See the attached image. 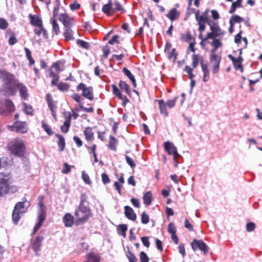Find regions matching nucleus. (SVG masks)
<instances>
[{
  "label": "nucleus",
  "instance_id": "obj_1",
  "mask_svg": "<svg viewBox=\"0 0 262 262\" xmlns=\"http://www.w3.org/2000/svg\"><path fill=\"white\" fill-rule=\"evenodd\" d=\"M0 79L2 83L0 91L8 96L14 95L17 83L15 76L9 72L0 70Z\"/></svg>",
  "mask_w": 262,
  "mask_h": 262
},
{
  "label": "nucleus",
  "instance_id": "obj_2",
  "mask_svg": "<svg viewBox=\"0 0 262 262\" xmlns=\"http://www.w3.org/2000/svg\"><path fill=\"white\" fill-rule=\"evenodd\" d=\"M7 147L12 154L18 157H23L26 150L24 142L20 138L12 140L8 143Z\"/></svg>",
  "mask_w": 262,
  "mask_h": 262
},
{
  "label": "nucleus",
  "instance_id": "obj_3",
  "mask_svg": "<svg viewBox=\"0 0 262 262\" xmlns=\"http://www.w3.org/2000/svg\"><path fill=\"white\" fill-rule=\"evenodd\" d=\"M30 203L28 201L25 200L23 202H18L15 206L12 213L13 222L17 224L18 221L20 218L21 215L26 212L27 208L29 207Z\"/></svg>",
  "mask_w": 262,
  "mask_h": 262
},
{
  "label": "nucleus",
  "instance_id": "obj_4",
  "mask_svg": "<svg viewBox=\"0 0 262 262\" xmlns=\"http://www.w3.org/2000/svg\"><path fill=\"white\" fill-rule=\"evenodd\" d=\"M9 173H0V196L8 193L10 186Z\"/></svg>",
  "mask_w": 262,
  "mask_h": 262
},
{
  "label": "nucleus",
  "instance_id": "obj_5",
  "mask_svg": "<svg viewBox=\"0 0 262 262\" xmlns=\"http://www.w3.org/2000/svg\"><path fill=\"white\" fill-rule=\"evenodd\" d=\"M39 207L38 216V222L34 228L33 234H34L40 228L46 216V206L42 203V200L39 202Z\"/></svg>",
  "mask_w": 262,
  "mask_h": 262
},
{
  "label": "nucleus",
  "instance_id": "obj_6",
  "mask_svg": "<svg viewBox=\"0 0 262 262\" xmlns=\"http://www.w3.org/2000/svg\"><path fill=\"white\" fill-rule=\"evenodd\" d=\"M8 129L11 131L24 134L28 131V126L26 122L16 121L13 125L8 126Z\"/></svg>",
  "mask_w": 262,
  "mask_h": 262
},
{
  "label": "nucleus",
  "instance_id": "obj_7",
  "mask_svg": "<svg viewBox=\"0 0 262 262\" xmlns=\"http://www.w3.org/2000/svg\"><path fill=\"white\" fill-rule=\"evenodd\" d=\"M14 110V106L13 103L8 99L0 102V114L7 115L13 112Z\"/></svg>",
  "mask_w": 262,
  "mask_h": 262
},
{
  "label": "nucleus",
  "instance_id": "obj_8",
  "mask_svg": "<svg viewBox=\"0 0 262 262\" xmlns=\"http://www.w3.org/2000/svg\"><path fill=\"white\" fill-rule=\"evenodd\" d=\"M78 91H82V95L87 99L92 100L94 98L93 88L91 86H87L83 83H80L77 87Z\"/></svg>",
  "mask_w": 262,
  "mask_h": 262
},
{
  "label": "nucleus",
  "instance_id": "obj_9",
  "mask_svg": "<svg viewBox=\"0 0 262 262\" xmlns=\"http://www.w3.org/2000/svg\"><path fill=\"white\" fill-rule=\"evenodd\" d=\"M208 25L210 26V30L213 31L215 38H223L225 32L221 29L217 24L212 21H210L208 22Z\"/></svg>",
  "mask_w": 262,
  "mask_h": 262
},
{
  "label": "nucleus",
  "instance_id": "obj_10",
  "mask_svg": "<svg viewBox=\"0 0 262 262\" xmlns=\"http://www.w3.org/2000/svg\"><path fill=\"white\" fill-rule=\"evenodd\" d=\"M191 247L194 251L199 248L200 250L203 251L205 254H206L208 252V247L201 240L194 239L191 243Z\"/></svg>",
  "mask_w": 262,
  "mask_h": 262
},
{
  "label": "nucleus",
  "instance_id": "obj_11",
  "mask_svg": "<svg viewBox=\"0 0 262 262\" xmlns=\"http://www.w3.org/2000/svg\"><path fill=\"white\" fill-rule=\"evenodd\" d=\"M164 148L169 155H173V160L175 159L176 156H180L178 153L177 147L173 143L169 142H165Z\"/></svg>",
  "mask_w": 262,
  "mask_h": 262
},
{
  "label": "nucleus",
  "instance_id": "obj_12",
  "mask_svg": "<svg viewBox=\"0 0 262 262\" xmlns=\"http://www.w3.org/2000/svg\"><path fill=\"white\" fill-rule=\"evenodd\" d=\"M59 19L62 23L64 28L71 27L74 24L73 18L70 17L66 13L60 14L59 15Z\"/></svg>",
  "mask_w": 262,
  "mask_h": 262
},
{
  "label": "nucleus",
  "instance_id": "obj_13",
  "mask_svg": "<svg viewBox=\"0 0 262 262\" xmlns=\"http://www.w3.org/2000/svg\"><path fill=\"white\" fill-rule=\"evenodd\" d=\"M85 213H81L75 211V215L76 217L75 224L78 225L82 224L86 222L92 215L85 216Z\"/></svg>",
  "mask_w": 262,
  "mask_h": 262
},
{
  "label": "nucleus",
  "instance_id": "obj_14",
  "mask_svg": "<svg viewBox=\"0 0 262 262\" xmlns=\"http://www.w3.org/2000/svg\"><path fill=\"white\" fill-rule=\"evenodd\" d=\"M63 222L66 227H72L74 223V216L69 213H66L63 217Z\"/></svg>",
  "mask_w": 262,
  "mask_h": 262
},
{
  "label": "nucleus",
  "instance_id": "obj_15",
  "mask_svg": "<svg viewBox=\"0 0 262 262\" xmlns=\"http://www.w3.org/2000/svg\"><path fill=\"white\" fill-rule=\"evenodd\" d=\"M16 88L18 89L21 97L24 99H26L28 96L27 87L23 83H17Z\"/></svg>",
  "mask_w": 262,
  "mask_h": 262
},
{
  "label": "nucleus",
  "instance_id": "obj_16",
  "mask_svg": "<svg viewBox=\"0 0 262 262\" xmlns=\"http://www.w3.org/2000/svg\"><path fill=\"white\" fill-rule=\"evenodd\" d=\"M201 68L203 72V80L206 82L208 81L210 78L209 71L208 68L207 63H204L202 61H201Z\"/></svg>",
  "mask_w": 262,
  "mask_h": 262
},
{
  "label": "nucleus",
  "instance_id": "obj_17",
  "mask_svg": "<svg viewBox=\"0 0 262 262\" xmlns=\"http://www.w3.org/2000/svg\"><path fill=\"white\" fill-rule=\"evenodd\" d=\"M125 215L127 218L132 221H135L136 219V215L134 213L133 209L128 206L124 207Z\"/></svg>",
  "mask_w": 262,
  "mask_h": 262
},
{
  "label": "nucleus",
  "instance_id": "obj_18",
  "mask_svg": "<svg viewBox=\"0 0 262 262\" xmlns=\"http://www.w3.org/2000/svg\"><path fill=\"white\" fill-rule=\"evenodd\" d=\"M43 239V236H37L32 244V248L35 252H37L40 250L41 246L42 241Z\"/></svg>",
  "mask_w": 262,
  "mask_h": 262
},
{
  "label": "nucleus",
  "instance_id": "obj_19",
  "mask_svg": "<svg viewBox=\"0 0 262 262\" xmlns=\"http://www.w3.org/2000/svg\"><path fill=\"white\" fill-rule=\"evenodd\" d=\"M158 102L161 114L165 117H167L168 116V113L167 111L166 103L163 100H158Z\"/></svg>",
  "mask_w": 262,
  "mask_h": 262
},
{
  "label": "nucleus",
  "instance_id": "obj_20",
  "mask_svg": "<svg viewBox=\"0 0 262 262\" xmlns=\"http://www.w3.org/2000/svg\"><path fill=\"white\" fill-rule=\"evenodd\" d=\"M100 257L94 253L90 252L86 256V260L83 262H100Z\"/></svg>",
  "mask_w": 262,
  "mask_h": 262
},
{
  "label": "nucleus",
  "instance_id": "obj_21",
  "mask_svg": "<svg viewBox=\"0 0 262 262\" xmlns=\"http://www.w3.org/2000/svg\"><path fill=\"white\" fill-rule=\"evenodd\" d=\"M244 21L243 18L237 15H233L231 16L230 19V32L231 33L233 29V26L234 23H240Z\"/></svg>",
  "mask_w": 262,
  "mask_h": 262
},
{
  "label": "nucleus",
  "instance_id": "obj_22",
  "mask_svg": "<svg viewBox=\"0 0 262 262\" xmlns=\"http://www.w3.org/2000/svg\"><path fill=\"white\" fill-rule=\"evenodd\" d=\"M179 13L176 8H172L169 10L166 14V16L171 20L173 21L179 18Z\"/></svg>",
  "mask_w": 262,
  "mask_h": 262
},
{
  "label": "nucleus",
  "instance_id": "obj_23",
  "mask_svg": "<svg viewBox=\"0 0 262 262\" xmlns=\"http://www.w3.org/2000/svg\"><path fill=\"white\" fill-rule=\"evenodd\" d=\"M63 35L66 40H71L74 39L73 37V32L71 30V27L64 28Z\"/></svg>",
  "mask_w": 262,
  "mask_h": 262
},
{
  "label": "nucleus",
  "instance_id": "obj_24",
  "mask_svg": "<svg viewBox=\"0 0 262 262\" xmlns=\"http://www.w3.org/2000/svg\"><path fill=\"white\" fill-rule=\"evenodd\" d=\"M222 38H214L212 42L211 43V46L213 48L212 49V52H215L216 50L218 48L222 46V43L221 42Z\"/></svg>",
  "mask_w": 262,
  "mask_h": 262
},
{
  "label": "nucleus",
  "instance_id": "obj_25",
  "mask_svg": "<svg viewBox=\"0 0 262 262\" xmlns=\"http://www.w3.org/2000/svg\"><path fill=\"white\" fill-rule=\"evenodd\" d=\"M76 211L84 214L85 213V216H86L87 215H92L90 208L85 205H79L78 209H76Z\"/></svg>",
  "mask_w": 262,
  "mask_h": 262
},
{
  "label": "nucleus",
  "instance_id": "obj_26",
  "mask_svg": "<svg viewBox=\"0 0 262 262\" xmlns=\"http://www.w3.org/2000/svg\"><path fill=\"white\" fill-rule=\"evenodd\" d=\"M84 134L87 141H92L94 139V133L91 127H87L84 130Z\"/></svg>",
  "mask_w": 262,
  "mask_h": 262
},
{
  "label": "nucleus",
  "instance_id": "obj_27",
  "mask_svg": "<svg viewBox=\"0 0 262 262\" xmlns=\"http://www.w3.org/2000/svg\"><path fill=\"white\" fill-rule=\"evenodd\" d=\"M123 72L124 74L130 79V81L132 82L134 86H136V79L135 78L134 76L131 73L130 71H129L126 68H124L123 69Z\"/></svg>",
  "mask_w": 262,
  "mask_h": 262
},
{
  "label": "nucleus",
  "instance_id": "obj_28",
  "mask_svg": "<svg viewBox=\"0 0 262 262\" xmlns=\"http://www.w3.org/2000/svg\"><path fill=\"white\" fill-rule=\"evenodd\" d=\"M195 18L198 22V24H208V22L210 21L208 20V18L205 15H202L201 16H199L198 12L195 13Z\"/></svg>",
  "mask_w": 262,
  "mask_h": 262
},
{
  "label": "nucleus",
  "instance_id": "obj_29",
  "mask_svg": "<svg viewBox=\"0 0 262 262\" xmlns=\"http://www.w3.org/2000/svg\"><path fill=\"white\" fill-rule=\"evenodd\" d=\"M201 61H202L203 62L202 57L199 55L194 54L192 56V66L193 67V68H196L197 67V66L198 65L199 63V62L201 63Z\"/></svg>",
  "mask_w": 262,
  "mask_h": 262
},
{
  "label": "nucleus",
  "instance_id": "obj_30",
  "mask_svg": "<svg viewBox=\"0 0 262 262\" xmlns=\"http://www.w3.org/2000/svg\"><path fill=\"white\" fill-rule=\"evenodd\" d=\"M152 194L150 191H147L143 196L144 203L146 205H149L151 203Z\"/></svg>",
  "mask_w": 262,
  "mask_h": 262
},
{
  "label": "nucleus",
  "instance_id": "obj_31",
  "mask_svg": "<svg viewBox=\"0 0 262 262\" xmlns=\"http://www.w3.org/2000/svg\"><path fill=\"white\" fill-rule=\"evenodd\" d=\"M71 116H69L64 122L63 125L61 126V130L64 133H67L69 131L70 126Z\"/></svg>",
  "mask_w": 262,
  "mask_h": 262
},
{
  "label": "nucleus",
  "instance_id": "obj_32",
  "mask_svg": "<svg viewBox=\"0 0 262 262\" xmlns=\"http://www.w3.org/2000/svg\"><path fill=\"white\" fill-rule=\"evenodd\" d=\"M31 23L33 25L37 26V27H41L42 26V21L37 16H31Z\"/></svg>",
  "mask_w": 262,
  "mask_h": 262
},
{
  "label": "nucleus",
  "instance_id": "obj_33",
  "mask_svg": "<svg viewBox=\"0 0 262 262\" xmlns=\"http://www.w3.org/2000/svg\"><path fill=\"white\" fill-rule=\"evenodd\" d=\"M119 85L122 91H125L128 94H129V86L125 81L120 80L119 83Z\"/></svg>",
  "mask_w": 262,
  "mask_h": 262
},
{
  "label": "nucleus",
  "instance_id": "obj_34",
  "mask_svg": "<svg viewBox=\"0 0 262 262\" xmlns=\"http://www.w3.org/2000/svg\"><path fill=\"white\" fill-rule=\"evenodd\" d=\"M56 136L58 139V145L60 148V151H62L65 147L64 139L61 135H56Z\"/></svg>",
  "mask_w": 262,
  "mask_h": 262
},
{
  "label": "nucleus",
  "instance_id": "obj_35",
  "mask_svg": "<svg viewBox=\"0 0 262 262\" xmlns=\"http://www.w3.org/2000/svg\"><path fill=\"white\" fill-rule=\"evenodd\" d=\"M118 140L113 136H110V139L108 144L109 148L113 150H116V144L117 143Z\"/></svg>",
  "mask_w": 262,
  "mask_h": 262
},
{
  "label": "nucleus",
  "instance_id": "obj_36",
  "mask_svg": "<svg viewBox=\"0 0 262 262\" xmlns=\"http://www.w3.org/2000/svg\"><path fill=\"white\" fill-rule=\"evenodd\" d=\"M113 5V9L112 11L115 12L116 11H120L121 12H124V9L122 7V6L120 5V4L117 2L115 1Z\"/></svg>",
  "mask_w": 262,
  "mask_h": 262
},
{
  "label": "nucleus",
  "instance_id": "obj_37",
  "mask_svg": "<svg viewBox=\"0 0 262 262\" xmlns=\"http://www.w3.org/2000/svg\"><path fill=\"white\" fill-rule=\"evenodd\" d=\"M61 68L59 66V62H56L53 64L50 69V73H58L61 71Z\"/></svg>",
  "mask_w": 262,
  "mask_h": 262
},
{
  "label": "nucleus",
  "instance_id": "obj_38",
  "mask_svg": "<svg viewBox=\"0 0 262 262\" xmlns=\"http://www.w3.org/2000/svg\"><path fill=\"white\" fill-rule=\"evenodd\" d=\"M23 110L26 114L30 115H33V110L31 105L27 104L26 103H24L23 104Z\"/></svg>",
  "mask_w": 262,
  "mask_h": 262
},
{
  "label": "nucleus",
  "instance_id": "obj_39",
  "mask_svg": "<svg viewBox=\"0 0 262 262\" xmlns=\"http://www.w3.org/2000/svg\"><path fill=\"white\" fill-rule=\"evenodd\" d=\"M112 9L113 5L111 3V1H110L107 4L103 6L102 10L104 13L109 14L111 10L112 11Z\"/></svg>",
  "mask_w": 262,
  "mask_h": 262
},
{
  "label": "nucleus",
  "instance_id": "obj_40",
  "mask_svg": "<svg viewBox=\"0 0 262 262\" xmlns=\"http://www.w3.org/2000/svg\"><path fill=\"white\" fill-rule=\"evenodd\" d=\"M49 107L51 112L52 116L55 118L56 117V106L55 105L54 101H52L48 103Z\"/></svg>",
  "mask_w": 262,
  "mask_h": 262
},
{
  "label": "nucleus",
  "instance_id": "obj_41",
  "mask_svg": "<svg viewBox=\"0 0 262 262\" xmlns=\"http://www.w3.org/2000/svg\"><path fill=\"white\" fill-rule=\"evenodd\" d=\"M52 25L53 28V31L54 32L56 35H58L60 33V29L58 24L57 23L55 19L52 20Z\"/></svg>",
  "mask_w": 262,
  "mask_h": 262
},
{
  "label": "nucleus",
  "instance_id": "obj_42",
  "mask_svg": "<svg viewBox=\"0 0 262 262\" xmlns=\"http://www.w3.org/2000/svg\"><path fill=\"white\" fill-rule=\"evenodd\" d=\"M42 127L44 130L49 135H51L53 134V132L50 126L47 124L43 121L41 122Z\"/></svg>",
  "mask_w": 262,
  "mask_h": 262
},
{
  "label": "nucleus",
  "instance_id": "obj_43",
  "mask_svg": "<svg viewBox=\"0 0 262 262\" xmlns=\"http://www.w3.org/2000/svg\"><path fill=\"white\" fill-rule=\"evenodd\" d=\"M242 61V58L241 57H239L237 59L235 58H232V61L234 63L235 68L237 70L238 69H242L241 66V62Z\"/></svg>",
  "mask_w": 262,
  "mask_h": 262
},
{
  "label": "nucleus",
  "instance_id": "obj_44",
  "mask_svg": "<svg viewBox=\"0 0 262 262\" xmlns=\"http://www.w3.org/2000/svg\"><path fill=\"white\" fill-rule=\"evenodd\" d=\"M113 93L116 95L120 99H123L125 97H123L121 94L119 90L115 85H112Z\"/></svg>",
  "mask_w": 262,
  "mask_h": 262
},
{
  "label": "nucleus",
  "instance_id": "obj_45",
  "mask_svg": "<svg viewBox=\"0 0 262 262\" xmlns=\"http://www.w3.org/2000/svg\"><path fill=\"white\" fill-rule=\"evenodd\" d=\"M50 76L53 78L52 80V85H57V82L59 80V76L57 73H50Z\"/></svg>",
  "mask_w": 262,
  "mask_h": 262
},
{
  "label": "nucleus",
  "instance_id": "obj_46",
  "mask_svg": "<svg viewBox=\"0 0 262 262\" xmlns=\"http://www.w3.org/2000/svg\"><path fill=\"white\" fill-rule=\"evenodd\" d=\"M118 230L121 231V234L124 237H125V232L127 230V226L125 224H121L118 226Z\"/></svg>",
  "mask_w": 262,
  "mask_h": 262
},
{
  "label": "nucleus",
  "instance_id": "obj_47",
  "mask_svg": "<svg viewBox=\"0 0 262 262\" xmlns=\"http://www.w3.org/2000/svg\"><path fill=\"white\" fill-rule=\"evenodd\" d=\"M184 71L188 73L189 77L190 79H193V78L195 77V75L192 73L193 69L191 68L190 67L186 66Z\"/></svg>",
  "mask_w": 262,
  "mask_h": 262
},
{
  "label": "nucleus",
  "instance_id": "obj_48",
  "mask_svg": "<svg viewBox=\"0 0 262 262\" xmlns=\"http://www.w3.org/2000/svg\"><path fill=\"white\" fill-rule=\"evenodd\" d=\"M220 60L219 59L217 55L215 54V52L211 51V54L210 56V62L211 64L214 63L219 62L220 63Z\"/></svg>",
  "mask_w": 262,
  "mask_h": 262
},
{
  "label": "nucleus",
  "instance_id": "obj_49",
  "mask_svg": "<svg viewBox=\"0 0 262 262\" xmlns=\"http://www.w3.org/2000/svg\"><path fill=\"white\" fill-rule=\"evenodd\" d=\"M241 6V3H238L237 1L235 2H233L231 5V8L229 10V13L230 14L233 13L237 7H239Z\"/></svg>",
  "mask_w": 262,
  "mask_h": 262
},
{
  "label": "nucleus",
  "instance_id": "obj_50",
  "mask_svg": "<svg viewBox=\"0 0 262 262\" xmlns=\"http://www.w3.org/2000/svg\"><path fill=\"white\" fill-rule=\"evenodd\" d=\"M149 221V218L148 214L145 212L141 214V222L144 224H147Z\"/></svg>",
  "mask_w": 262,
  "mask_h": 262
},
{
  "label": "nucleus",
  "instance_id": "obj_51",
  "mask_svg": "<svg viewBox=\"0 0 262 262\" xmlns=\"http://www.w3.org/2000/svg\"><path fill=\"white\" fill-rule=\"evenodd\" d=\"M168 232L171 234L176 233V228L174 224L172 222L170 223L168 225Z\"/></svg>",
  "mask_w": 262,
  "mask_h": 262
},
{
  "label": "nucleus",
  "instance_id": "obj_52",
  "mask_svg": "<svg viewBox=\"0 0 262 262\" xmlns=\"http://www.w3.org/2000/svg\"><path fill=\"white\" fill-rule=\"evenodd\" d=\"M71 167L72 166L69 165L68 163H64L63 164V168L62 170V173L64 174H67L69 173L71 171ZM72 167H74V166H72Z\"/></svg>",
  "mask_w": 262,
  "mask_h": 262
},
{
  "label": "nucleus",
  "instance_id": "obj_53",
  "mask_svg": "<svg viewBox=\"0 0 262 262\" xmlns=\"http://www.w3.org/2000/svg\"><path fill=\"white\" fill-rule=\"evenodd\" d=\"M140 258L141 262H148L149 261V258L148 257L146 254L143 251L140 252Z\"/></svg>",
  "mask_w": 262,
  "mask_h": 262
},
{
  "label": "nucleus",
  "instance_id": "obj_54",
  "mask_svg": "<svg viewBox=\"0 0 262 262\" xmlns=\"http://www.w3.org/2000/svg\"><path fill=\"white\" fill-rule=\"evenodd\" d=\"M82 178L83 181L85 183L88 184H90L91 183V180H90L89 176H88V174H86L85 172L84 171H83L82 172Z\"/></svg>",
  "mask_w": 262,
  "mask_h": 262
},
{
  "label": "nucleus",
  "instance_id": "obj_55",
  "mask_svg": "<svg viewBox=\"0 0 262 262\" xmlns=\"http://www.w3.org/2000/svg\"><path fill=\"white\" fill-rule=\"evenodd\" d=\"M199 38L202 39L203 40H206L208 39H213V40L215 38L213 33V31H211V32L208 33L207 34V36L205 38H203L202 37V34L200 35Z\"/></svg>",
  "mask_w": 262,
  "mask_h": 262
},
{
  "label": "nucleus",
  "instance_id": "obj_56",
  "mask_svg": "<svg viewBox=\"0 0 262 262\" xmlns=\"http://www.w3.org/2000/svg\"><path fill=\"white\" fill-rule=\"evenodd\" d=\"M77 43L80 46H81V47H82L84 49H88L90 47V44L88 42L84 41L83 40H78L77 41Z\"/></svg>",
  "mask_w": 262,
  "mask_h": 262
},
{
  "label": "nucleus",
  "instance_id": "obj_57",
  "mask_svg": "<svg viewBox=\"0 0 262 262\" xmlns=\"http://www.w3.org/2000/svg\"><path fill=\"white\" fill-rule=\"evenodd\" d=\"M127 258L129 261V262H137V259L135 255L132 252H128L127 255Z\"/></svg>",
  "mask_w": 262,
  "mask_h": 262
},
{
  "label": "nucleus",
  "instance_id": "obj_58",
  "mask_svg": "<svg viewBox=\"0 0 262 262\" xmlns=\"http://www.w3.org/2000/svg\"><path fill=\"white\" fill-rule=\"evenodd\" d=\"M255 228V225L254 223H249L246 225V230L248 232L253 231Z\"/></svg>",
  "mask_w": 262,
  "mask_h": 262
},
{
  "label": "nucleus",
  "instance_id": "obj_59",
  "mask_svg": "<svg viewBox=\"0 0 262 262\" xmlns=\"http://www.w3.org/2000/svg\"><path fill=\"white\" fill-rule=\"evenodd\" d=\"M57 86L58 89L62 91H67L69 89L68 85L64 83H60L58 84Z\"/></svg>",
  "mask_w": 262,
  "mask_h": 262
},
{
  "label": "nucleus",
  "instance_id": "obj_60",
  "mask_svg": "<svg viewBox=\"0 0 262 262\" xmlns=\"http://www.w3.org/2000/svg\"><path fill=\"white\" fill-rule=\"evenodd\" d=\"M126 161L127 163L131 167H134L136 166V164L134 161V160L130 158L128 156H125Z\"/></svg>",
  "mask_w": 262,
  "mask_h": 262
},
{
  "label": "nucleus",
  "instance_id": "obj_61",
  "mask_svg": "<svg viewBox=\"0 0 262 262\" xmlns=\"http://www.w3.org/2000/svg\"><path fill=\"white\" fill-rule=\"evenodd\" d=\"M177 97H176L174 99L169 100L166 103V105H167L169 108H172L176 104V102Z\"/></svg>",
  "mask_w": 262,
  "mask_h": 262
},
{
  "label": "nucleus",
  "instance_id": "obj_62",
  "mask_svg": "<svg viewBox=\"0 0 262 262\" xmlns=\"http://www.w3.org/2000/svg\"><path fill=\"white\" fill-rule=\"evenodd\" d=\"M87 195L85 193H82L80 195V201L79 205H85L84 203L86 202Z\"/></svg>",
  "mask_w": 262,
  "mask_h": 262
},
{
  "label": "nucleus",
  "instance_id": "obj_63",
  "mask_svg": "<svg viewBox=\"0 0 262 262\" xmlns=\"http://www.w3.org/2000/svg\"><path fill=\"white\" fill-rule=\"evenodd\" d=\"M8 26V23L6 20L3 18H0V29H5Z\"/></svg>",
  "mask_w": 262,
  "mask_h": 262
},
{
  "label": "nucleus",
  "instance_id": "obj_64",
  "mask_svg": "<svg viewBox=\"0 0 262 262\" xmlns=\"http://www.w3.org/2000/svg\"><path fill=\"white\" fill-rule=\"evenodd\" d=\"M101 178L102 182L104 184H107L110 182V180L108 176L105 173H103L101 174Z\"/></svg>",
  "mask_w": 262,
  "mask_h": 262
}]
</instances>
